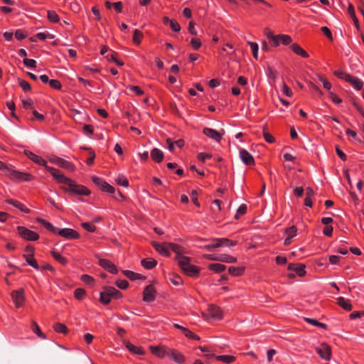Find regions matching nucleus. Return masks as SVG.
Segmentation results:
<instances>
[{"mask_svg":"<svg viewBox=\"0 0 364 364\" xmlns=\"http://www.w3.org/2000/svg\"><path fill=\"white\" fill-rule=\"evenodd\" d=\"M178 262L179 267L183 272L190 277H196L199 272V269L196 266L190 263L191 259L183 255H178L175 257Z\"/></svg>","mask_w":364,"mask_h":364,"instance_id":"obj_1","label":"nucleus"},{"mask_svg":"<svg viewBox=\"0 0 364 364\" xmlns=\"http://www.w3.org/2000/svg\"><path fill=\"white\" fill-rule=\"evenodd\" d=\"M63 189L72 194L75 195H85L88 196L90 193V191L85 186L76 183L73 180L69 178V182H67Z\"/></svg>","mask_w":364,"mask_h":364,"instance_id":"obj_2","label":"nucleus"},{"mask_svg":"<svg viewBox=\"0 0 364 364\" xmlns=\"http://www.w3.org/2000/svg\"><path fill=\"white\" fill-rule=\"evenodd\" d=\"M237 244L236 241H232L227 238H218L215 239L213 244L205 245V248L210 250L213 248H218L220 247H232Z\"/></svg>","mask_w":364,"mask_h":364,"instance_id":"obj_3","label":"nucleus"},{"mask_svg":"<svg viewBox=\"0 0 364 364\" xmlns=\"http://www.w3.org/2000/svg\"><path fill=\"white\" fill-rule=\"evenodd\" d=\"M17 231L19 235L24 240L35 241L37 240L39 237L38 235L36 232L30 230L28 228L23 226H18Z\"/></svg>","mask_w":364,"mask_h":364,"instance_id":"obj_4","label":"nucleus"},{"mask_svg":"<svg viewBox=\"0 0 364 364\" xmlns=\"http://www.w3.org/2000/svg\"><path fill=\"white\" fill-rule=\"evenodd\" d=\"M49 160L52 164L58 165L61 168H64L71 171L75 170V166L72 163L60 157L53 156L50 157Z\"/></svg>","mask_w":364,"mask_h":364,"instance_id":"obj_5","label":"nucleus"},{"mask_svg":"<svg viewBox=\"0 0 364 364\" xmlns=\"http://www.w3.org/2000/svg\"><path fill=\"white\" fill-rule=\"evenodd\" d=\"M203 316L205 319H209V318L220 319L222 318V311L219 307L211 304L208 306V312L203 314Z\"/></svg>","mask_w":364,"mask_h":364,"instance_id":"obj_6","label":"nucleus"},{"mask_svg":"<svg viewBox=\"0 0 364 364\" xmlns=\"http://www.w3.org/2000/svg\"><path fill=\"white\" fill-rule=\"evenodd\" d=\"M151 353L156 356L160 358H164L166 357L169 358V353L171 352V348H167L164 346H152L149 347Z\"/></svg>","mask_w":364,"mask_h":364,"instance_id":"obj_7","label":"nucleus"},{"mask_svg":"<svg viewBox=\"0 0 364 364\" xmlns=\"http://www.w3.org/2000/svg\"><path fill=\"white\" fill-rule=\"evenodd\" d=\"M45 168L48 172L51 173V175L58 181V183H60L65 186L67 182H69V178L60 173L58 169L48 166L47 165L45 166Z\"/></svg>","mask_w":364,"mask_h":364,"instance_id":"obj_8","label":"nucleus"},{"mask_svg":"<svg viewBox=\"0 0 364 364\" xmlns=\"http://www.w3.org/2000/svg\"><path fill=\"white\" fill-rule=\"evenodd\" d=\"M11 296L14 303L15 304V306L17 308L23 305L25 300L24 291L23 289L13 291L11 294Z\"/></svg>","mask_w":364,"mask_h":364,"instance_id":"obj_9","label":"nucleus"},{"mask_svg":"<svg viewBox=\"0 0 364 364\" xmlns=\"http://www.w3.org/2000/svg\"><path fill=\"white\" fill-rule=\"evenodd\" d=\"M56 234L66 238V239H77L80 237L79 233L70 228L58 229Z\"/></svg>","mask_w":364,"mask_h":364,"instance_id":"obj_10","label":"nucleus"},{"mask_svg":"<svg viewBox=\"0 0 364 364\" xmlns=\"http://www.w3.org/2000/svg\"><path fill=\"white\" fill-rule=\"evenodd\" d=\"M155 299V289L151 284L146 286L143 292V300L146 302H151Z\"/></svg>","mask_w":364,"mask_h":364,"instance_id":"obj_11","label":"nucleus"},{"mask_svg":"<svg viewBox=\"0 0 364 364\" xmlns=\"http://www.w3.org/2000/svg\"><path fill=\"white\" fill-rule=\"evenodd\" d=\"M316 351L323 359L326 360H330L331 349L327 344L322 343L319 347L316 348Z\"/></svg>","mask_w":364,"mask_h":364,"instance_id":"obj_12","label":"nucleus"},{"mask_svg":"<svg viewBox=\"0 0 364 364\" xmlns=\"http://www.w3.org/2000/svg\"><path fill=\"white\" fill-rule=\"evenodd\" d=\"M152 245L155 250L159 252L161 255L168 257L170 255V250L168 243H159L156 242H152Z\"/></svg>","mask_w":364,"mask_h":364,"instance_id":"obj_13","label":"nucleus"},{"mask_svg":"<svg viewBox=\"0 0 364 364\" xmlns=\"http://www.w3.org/2000/svg\"><path fill=\"white\" fill-rule=\"evenodd\" d=\"M99 264L102 267H103L105 269H106L107 271H108L112 274H117L118 272L116 266L107 259H100Z\"/></svg>","mask_w":364,"mask_h":364,"instance_id":"obj_14","label":"nucleus"},{"mask_svg":"<svg viewBox=\"0 0 364 364\" xmlns=\"http://www.w3.org/2000/svg\"><path fill=\"white\" fill-rule=\"evenodd\" d=\"M240 159L246 164V165H252L254 164V159L252 156L245 149L240 150Z\"/></svg>","mask_w":364,"mask_h":364,"instance_id":"obj_15","label":"nucleus"},{"mask_svg":"<svg viewBox=\"0 0 364 364\" xmlns=\"http://www.w3.org/2000/svg\"><path fill=\"white\" fill-rule=\"evenodd\" d=\"M203 133L205 135L215 140L216 141H220L222 138V134L213 129L204 128Z\"/></svg>","mask_w":364,"mask_h":364,"instance_id":"obj_16","label":"nucleus"},{"mask_svg":"<svg viewBox=\"0 0 364 364\" xmlns=\"http://www.w3.org/2000/svg\"><path fill=\"white\" fill-rule=\"evenodd\" d=\"M24 153L28 159H30L35 163H36L39 165L43 166H46V164H47L46 161L41 156L32 153L30 151H25Z\"/></svg>","mask_w":364,"mask_h":364,"instance_id":"obj_17","label":"nucleus"},{"mask_svg":"<svg viewBox=\"0 0 364 364\" xmlns=\"http://www.w3.org/2000/svg\"><path fill=\"white\" fill-rule=\"evenodd\" d=\"M169 358L178 364H182L185 360L184 356L173 349H171V352L169 353Z\"/></svg>","mask_w":364,"mask_h":364,"instance_id":"obj_18","label":"nucleus"},{"mask_svg":"<svg viewBox=\"0 0 364 364\" xmlns=\"http://www.w3.org/2000/svg\"><path fill=\"white\" fill-rule=\"evenodd\" d=\"M173 326L179 330H181L183 333L188 338H192V339H196V340H199L200 338L194 334L193 332H191L190 330H188V328L178 324V323H174L173 324Z\"/></svg>","mask_w":364,"mask_h":364,"instance_id":"obj_19","label":"nucleus"},{"mask_svg":"<svg viewBox=\"0 0 364 364\" xmlns=\"http://www.w3.org/2000/svg\"><path fill=\"white\" fill-rule=\"evenodd\" d=\"M104 291L106 292L107 296H109L111 299H119L122 296L121 292L114 287H105Z\"/></svg>","mask_w":364,"mask_h":364,"instance_id":"obj_20","label":"nucleus"},{"mask_svg":"<svg viewBox=\"0 0 364 364\" xmlns=\"http://www.w3.org/2000/svg\"><path fill=\"white\" fill-rule=\"evenodd\" d=\"M346 82H348L351 84L352 86L354 87L356 90H360L363 87V82L359 78L356 77H353L352 75L347 76V80Z\"/></svg>","mask_w":364,"mask_h":364,"instance_id":"obj_21","label":"nucleus"},{"mask_svg":"<svg viewBox=\"0 0 364 364\" xmlns=\"http://www.w3.org/2000/svg\"><path fill=\"white\" fill-rule=\"evenodd\" d=\"M151 157L154 161H156V163H159L164 159V154L160 149L157 148H154L151 151Z\"/></svg>","mask_w":364,"mask_h":364,"instance_id":"obj_22","label":"nucleus"},{"mask_svg":"<svg viewBox=\"0 0 364 364\" xmlns=\"http://www.w3.org/2000/svg\"><path fill=\"white\" fill-rule=\"evenodd\" d=\"M337 304L346 311H350L352 309V305L349 300L346 299L343 297L337 298Z\"/></svg>","mask_w":364,"mask_h":364,"instance_id":"obj_23","label":"nucleus"},{"mask_svg":"<svg viewBox=\"0 0 364 364\" xmlns=\"http://www.w3.org/2000/svg\"><path fill=\"white\" fill-rule=\"evenodd\" d=\"M123 274L131 280L145 279L146 277L130 270H124Z\"/></svg>","mask_w":364,"mask_h":364,"instance_id":"obj_24","label":"nucleus"},{"mask_svg":"<svg viewBox=\"0 0 364 364\" xmlns=\"http://www.w3.org/2000/svg\"><path fill=\"white\" fill-rule=\"evenodd\" d=\"M6 202L16 208L21 210L22 212H24L26 213H30V210L27 208L23 204L21 203L18 200H12V199H8L6 200Z\"/></svg>","mask_w":364,"mask_h":364,"instance_id":"obj_25","label":"nucleus"},{"mask_svg":"<svg viewBox=\"0 0 364 364\" xmlns=\"http://www.w3.org/2000/svg\"><path fill=\"white\" fill-rule=\"evenodd\" d=\"M141 264L144 268L151 269L156 265L157 262L153 258H147L142 259L141 261Z\"/></svg>","mask_w":364,"mask_h":364,"instance_id":"obj_26","label":"nucleus"},{"mask_svg":"<svg viewBox=\"0 0 364 364\" xmlns=\"http://www.w3.org/2000/svg\"><path fill=\"white\" fill-rule=\"evenodd\" d=\"M126 348L132 353L137 355H144V350L138 346H135L134 345L127 343L126 344Z\"/></svg>","mask_w":364,"mask_h":364,"instance_id":"obj_27","label":"nucleus"},{"mask_svg":"<svg viewBox=\"0 0 364 364\" xmlns=\"http://www.w3.org/2000/svg\"><path fill=\"white\" fill-rule=\"evenodd\" d=\"M218 261L228 263H235L237 261L235 257L228 255H217Z\"/></svg>","mask_w":364,"mask_h":364,"instance_id":"obj_28","label":"nucleus"},{"mask_svg":"<svg viewBox=\"0 0 364 364\" xmlns=\"http://www.w3.org/2000/svg\"><path fill=\"white\" fill-rule=\"evenodd\" d=\"M291 48L295 53L302 56L303 58L309 57L308 53L302 48H301L298 44H292L291 46Z\"/></svg>","mask_w":364,"mask_h":364,"instance_id":"obj_29","label":"nucleus"},{"mask_svg":"<svg viewBox=\"0 0 364 364\" xmlns=\"http://www.w3.org/2000/svg\"><path fill=\"white\" fill-rule=\"evenodd\" d=\"M23 257H25L28 264L31 265L36 269H39V266L37 264L36 260L33 258V254L24 255Z\"/></svg>","mask_w":364,"mask_h":364,"instance_id":"obj_30","label":"nucleus"},{"mask_svg":"<svg viewBox=\"0 0 364 364\" xmlns=\"http://www.w3.org/2000/svg\"><path fill=\"white\" fill-rule=\"evenodd\" d=\"M12 174L14 177L23 180L25 181H28L31 179V176L26 173H21L16 171H13Z\"/></svg>","mask_w":364,"mask_h":364,"instance_id":"obj_31","label":"nucleus"},{"mask_svg":"<svg viewBox=\"0 0 364 364\" xmlns=\"http://www.w3.org/2000/svg\"><path fill=\"white\" fill-rule=\"evenodd\" d=\"M31 328H32V331L38 336L40 337L41 338H46V336L44 333H43L40 329V327L38 326V325L36 323V321H32L31 323Z\"/></svg>","mask_w":364,"mask_h":364,"instance_id":"obj_32","label":"nucleus"},{"mask_svg":"<svg viewBox=\"0 0 364 364\" xmlns=\"http://www.w3.org/2000/svg\"><path fill=\"white\" fill-rule=\"evenodd\" d=\"M277 38L279 42V45L280 43L288 45L291 42V38L288 35H277Z\"/></svg>","mask_w":364,"mask_h":364,"instance_id":"obj_33","label":"nucleus"},{"mask_svg":"<svg viewBox=\"0 0 364 364\" xmlns=\"http://www.w3.org/2000/svg\"><path fill=\"white\" fill-rule=\"evenodd\" d=\"M208 267L210 269H211L215 272H218V273L222 272L226 269V267L224 264H218V263L210 264Z\"/></svg>","mask_w":364,"mask_h":364,"instance_id":"obj_34","label":"nucleus"},{"mask_svg":"<svg viewBox=\"0 0 364 364\" xmlns=\"http://www.w3.org/2000/svg\"><path fill=\"white\" fill-rule=\"evenodd\" d=\"M216 360L225 363H230L235 360V358L232 355H218L215 357Z\"/></svg>","mask_w":364,"mask_h":364,"instance_id":"obj_35","label":"nucleus"},{"mask_svg":"<svg viewBox=\"0 0 364 364\" xmlns=\"http://www.w3.org/2000/svg\"><path fill=\"white\" fill-rule=\"evenodd\" d=\"M52 256L54 257L55 260H57L59 263L65 265L67 264V259L60 255V254L56 251L51 252Z\"/></svg>","mask_w":364,"mask_h":364,"instance_id":"obj_36","label":"nucleus"},{"mask_svg":"<svg viewBox=\"0 0 364 364\" xmlns=\"http://www.w3.org/2000/svg\"><path fill=\"white\" fill-rule=\"evenodd\" d=\"M53 328L56 332L64 334L66 333L68 331V328L65 326V325L61 323H55L53 326Z\"/></svg>","mask_w":364,"mask_h":364,"instance_id":"obj_37","label":"nucleus"},{"mask_svg":"<svg viewBox=\"0 0 364 364\" xmlns=\"http://www.w3.org/2000/svg\"><path fill=\"white\" fill-rule=\"evenodd\" d=\"M229 273L232 276H239L241 275L244 272V268L242 267H230L228 269Z\"/></svg>","mask_w":364,"mask_h":364,"instance_id":"obj_38","label":"nucleus"},{"mask_svg":"<svg viewBox=\"0 0 364 364\" xmlns=\"http://www.w3.org/2000/svg\"><path fill=\"white\" fill-rule=\"evenodd\" d=\"M297 228L296 226L292 225L290 228H288L285 230V233L287 235V237L292 239L296 235Z\"/></svg>","mask_w":364,"mask_h":364,"instance_id":"obj_39","label":"nucleus"},{"mask_svg":"<svg viewBox=\"0 0 364 364\" xmlns=\"http://www.w3.org/2000/svg\"><path fill=\"white\" fill-rule=\"evenodd\" d=\"M143 37V33L138 29H135L133 35V42L137 45L141 43V39Z\"/></svg>","mask_w":364,"mask_h":364,"instance_id":"obj_40","label":"nucleus"},{"mask_svg":"<svg viewBox=\"0 0 364 364\" xmlns=\"http://www.w3.org/2000/svg\"><path fill=\"white\" fill-rule=\"evenodd\" d=\"M304 320L306 322H308L309 323L311 324V325H314V326H318V327H321V328H326V325L325 323H321V322L318 321L317 320H316L314 318H304Z\"/></svg>","mask_w":364,"mask_h":364,"instance_id":"obj_41","label":"nucleus"},{"mask_svg":"<svg viewBox=\"0 0 364 364\" xmlns=\"http://www.w3.org/2000/svg\"><path fill=\"white\" fill-rule=\"evenodd\" d=\"M47 14H48V18L49 19L50 21H51L53 23H56V22L59 21V20H60L59 17L55 11H48Z\"/></svg>","mask_w":364,"mask_h":364,"instance_id":"obj_42","label":"nucleus"},{"mask_svg":"<svg viewBox=\"0 0 364 364\" xmlns=\"http://www.w3.org/2000/svg\"><path fill=\"white\" fill-rule=\"evenodd\" d=\"M168 245L169 247V250H173L174 252L176 253V257L178 256V255H181V251H182V247H180L179 245H176V244H174V243H171V242H169L168 243Z\"/></svg>","mask_w":364,"mask_h":364,"instance_id":"obj_43","label":"nucleus"},{"mask_svg":"<svg viewBox=\"0 0 364 364\" xmlns=\"http://www.w3.org/2000/svg\"><path fill=\"white\" fill-rule=\"evenodd\" d=\"M116 181L119 185L124 187H127L129 186L128 180L123 175H119Z\"/></svg>","mask_w":364,"mask_h":364,"instance_id":"obj_44","label":"nucleus"},{"mask_svg":"<svg viewBox=\"0 0 364 364\" xmlns=\"http://www.w3.org/2000/svg\"><path fill=\"white\" fill-rule=\"evenodd\" d=\"M18 82L19 85L25 92L30 91L31 90V87L29 85V83L25 81L24 80L18 78Z\"/></svg>","mask_w":364,"mask_h":364,"instance_id":"obj_45","label":"nucleus"},{"mask_svg":"<svg viewBox=\"0 0 364 364\" xmlns=\"http://www.w3.org/2000/svg\"><path fill=\"white\" fill-rule=\"evenodd\" d=\"M248 44L250 45V48L252 49L254 58L255 59H257V57H258V49H259L257 43L250 41V42H248Z\"/></svg>","mask_w":364,"mask_h":364,"instance_id":"obj_46","label":"nucleus"},{"mask_svg":"<svg viewBox=\"0 0 364 364\" xmlns=\"http://www.w3.org/2000/svg\"><path fill=\"white\" fill-rule=\"evenodd\" d=\"M294 272L299 276L302 277L306 274L305 271V265L301 264H298L295 268Z\"/></svg>","mask_w":364,"mask_h":364,"instance_id":"obj_47","label":"nucleus"},{"mask_svg":"<svg viewBox=\"0 0 364 364\" xmlns=\"http://www.w3.org/2000/svg\"><path fill=\"white\" fill-rule=\"evenodd\" d=\"M100 302L104 304H108L110 302L111 298L107 296L106 292L103 290L100 293Z\"/></svg>","mask_w":364,"mask_h":364,"instance_id":"obj_48","label":"nucleus"},{"mask_svg":"<svg viewBox=\"0 0 364 364\" xmlns=\"http://www.w3.org/2000/svg\"><path fill=\"white\" fill-rule=\"evenodd\" d=\"M247 211V206L245 204L241 205L235 215V219H238L240 215H244Z\"/></svg>","mask_w":364,"mask_h":364,"instance_id":"obj_49","label":"nucleus"},{"mask_svg":"<svg viewBox=\"0 0 364 364\" xmlns=\"http://www.w3.org/2000/svg\"><path fill=\"white\" fill-rule=\"evenodd\" d=\"M92 180L93 181V183L97 186H98L100 189H102V186H104L105 181H103L102 178L97 177V176H93L92 177Z\"/></svg>","mask_w":364,"mask_h":364,"instance_id":"obj_50","label":"nucleus"},{"mask_svg":"<svg viewBox=\"0 0 364 364\" xmlns=\"http://www.w3.org/2000/svg\"><path fill=\"white\" fill-rule=\"evenodd\" d=\"M92 180L93 181V183L97 186H98L100 189H102V186H104L105 181H103L102 178L97 177V176H93L92 177Z\"/></svg>","mask_w":364,"mask_h":364,"instance_id":"obj_51","label":"nucleus"},{"mask_svg":"<svg viewBox=\"0 0 364 364\" xmlns=\"http://www.w3.org/2000/svg\"><path fill=\"white\" fill-rule=\"evenodd\" d=\"M23 63L25 65L31 68H35L36 67V61L33 59L24 58Z\"/></svg>","mask_w":364,"mask_h":364,"instance_id":"obj_52","label":"nucleus"},{"mask_svg":"<svg viewBox=\"0 0 364 364\" xmlns=\"http://www.w3.org/2000/svg\"><path fill=\"white\" fill-rule=\"evenodd\" d=\"M82 226L84 229L91 232H95L96 229L95 226L90 223H82Z\"/></svg>","mask_w":364,"mask_h":364,"instance_id":"obj_53","label":"nucleus"},{"mask_svg":"<svg viewBox=\"0 0 364 364\" xmlns=\"http://www.w3.org/2000/svg\"><path fill=\"white\" fill-rule=\"evenodd\" d=\"M85 295V291L83 289H77L75 291V296L77 299H82Z\"/></svg>","mask_w":364,"mask_h":364,"instance_id":"obj_54","label":"nucleus"},{"mask_svg":"<svg viewBox=\"0 0 364 364\" xmlns=\"http://www.w3.org/2000/svg\"><path fill=\"white\" fill-rule=\"evenodd\" d=\"M101 190L109 193H113L114 192V188L108 184L107 182H105L104 186H102Z\"/></svg>","mask_w":364,"mask_h":364,"instance_id":"obj_55","label":"nucleus"},{"mask_svg":"<svg viewBox=\"0 0 364 364\" xmlns=\"http://www.w3.org/2000/svg\"><path fill=\"white\" fill-rule=\"evenodd\" d=\"M49 85L52 88L56 90H60L62 87L60 82L57 80H50L49 81Z\"/></svg>","mask_w":364,"mask_h":364,"instance_id":"obj_56","label":"nucleus"},{"mask_svg":"<svg viewBox=\"0 0 364 364\" xmlns=\"http://www.w3.org/2000/svg\"><path fill=\"white\" fill-rule=\"evenodd\" d=\"M116 284H117V286L119 288H120V289H127V288L128 287V286H129V283H128V282H127V280H124V279H123V280H117V281L116 282Z\"/></svg>","mask_w":364,"mask_h":364,"instance_id":"obj_57","label":"nucleus"},{"mask_svg":"<svg viewBox=\"0 0 364 364\" xmlns=\"http://www.w3.org/2000/svg\"><path fill=\"white\" fill-rule=\"evenodd\" d=\"M267 38L272 41V43L274 46H279V42L277 41V36H274L271 31H269L267 34Z\"/></svg>","mask_w":364,"mask_h":364,"instance_id":"obj_58","label":"nucleus"},{"mask_svg":"<svg viewBox=\"0 0 364 364\" xmlns=\"http://www.w3.org/2000/svg\"><path fill=\"white\" fill-rule=\"evenodd\" d=\"M170 27L171 28V29L176 32H178L180 30H181V26L180 25L178 24V23L174 20H172L171 21H170Z\"/></svg>","mask_w":364,"mask_h":364,"instance_id":"obj_59","label":"nucleus"},{"mask_svg":"<svg viewBox=\"0 0 364 364\" xmlns=\"http://www.w3.org/2000/svg\"><path fill=\"white\" fill-rule=\"evenodd\" d=\"M81 279H82V282H84L87 284H90V285L92 284L93 283V282H94L93 278L91 277L90 276L87 275V274L82 275Z\"/></svg>","mask_w":364,"mask_h":364,"instance_id":"obj_60","label":"nucleus"},{"mask_svg":"<svg viewBox=\"0 0 364 364\" xmlns=\"http://www.w3.org/2000/svg\"><path fill=\"white\" fill-rule=\"evenodd\" d=\"M319 80L322 82L323 87L328 90L330 91V89L331 87V84L325 78L322 77H319Z\"/></svg>","mask_w":364,"mask_h":364,"instance_id":"obj_61","label":"nucleus"},{"mask_svg":"<svg viewBox=\"0 0 364 364\" xmlns=\"http://www.w3.org/2000/svg\"><path fill=\"white\" fill-rule=\"evenodd\" d=\"M191 44L194 49L197 50L200 47L201 42L198 38H192L191 41Z\"/></svg>","mask_w":364,"mask_h":364,"instance_id":"obj_62","label":"nucleus"},{"mask_svg":"<svg viewBox=\"0 0 364 364\" xmlns=\"http://www.w3.org/2000/svg\"><path fill=\"white\" fill-rule=\"evenodd\" d=\"M334 75L338 77L347 80V76H349V74H347L341 70H337L334 72Z\"/></svg>","mask_w":364,"mask_h":364,"instance_id":"obj_63","label":"nucleus"},{"mask_svg":"<svg viewBox=\"0 0 364 364\" xmlns=\"http://www.w3.org/2000/svg\"><path fill=\"white\" fill-rule=\"evenodd\" d=\"M263 135H264V138L267 142L273 143L274 141V136H272L269 133L265 132L264 130Z\"/></svg>","mask_w":364,"mask_h":364,"instance_id":"obj_64","label":"nucleus"}]
</instances>
